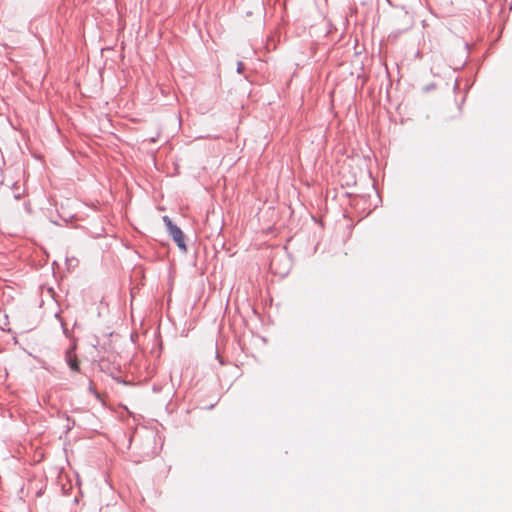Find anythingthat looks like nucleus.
<instances>
[{
	"instance_id": "f03ea898",
	"label": "nucleus",
	"mask_w": 512,
	"mask_h": 512,
	"mask_svg": "<svg viewBox=\"0 0 512 512\" xmlns=\"http://www.w3.org/2000/svg\"><path fill=\"white\" fill-rule=\"evenodd\" d=\"M66 361L69 365V367L75 371V372H78L79 371V362L77 360V356L74 352V349H69L67 352H66Z\"/></svg>"
},
{
	"instance_id": "f257e3e1",
	"label": "nucleus",
	"mask_w": 512,
	"mask_h": 512,
	"mask_svg": "<svg viewBox=\"0 0 512 512\" xmlns=\"http://www.w3.org/2000/svg\"><path fill=\"white\" fill-rule=\"evenodd\" d=\"M163 221L166 223L169 233L178 247L186 251L185 237L181 229L174 225L168 216H164Z\"/></svg>"
}]
</instances>
